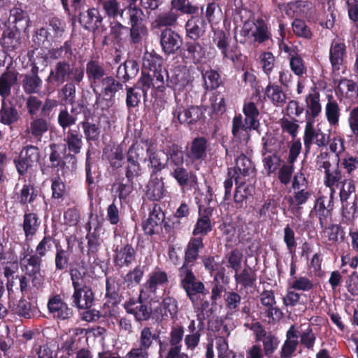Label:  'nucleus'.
<instances>
[{"mask_svg":"<svg viewBox=\"0 0 358 358\" xmlns=\"http://www.w3.org/2000/svg\"><path fill=\"white\" fill-rule=\"evenodd\" d=\"M85 72L89 85L95 94L94 107L108 110L115 102L116 94L123 90V83L114 76H109L103 62L91 59L87 63Z\"/></svg>","mask_w":358,"mask_h":358,"instance_id":"f257e3e1","label":"nucleus"},{"mask_svg":"<svg viewBox=\"0 0 358 358\" xmlns=\"http://www.w3.org/2000/svg\"><path fill=\"white\" fill-rule=\"evenodd\" d=\"M50 150L48 159L40 166L43 174L55 173L57 176H65L76 169L77 157L71 153H66L65 145L52 143Z\"/></svg>","mask_w":358,"mask_h":358,"instance_id":"f03ea898","label":"nucleus"},{"mask_svg":"<svg viewBox=\"0 0 358 358\" xmlns=\"http://www.w3.org/2000/svg\"><path fill=\"white\" fill-rule=\"evenodd\" d=\"M203 241L201 236L192 237L185 249L184 261L178 270L179 282L182 281V284L201 287V283L195 282L197 278L193 271V266L199 259L200 251L204 248Z\"/></svg>","mask_w":358,"mask_h":358,"instance_id":"7ed1b4c3","label":"nucleus"},{"mask_svg":"<svg viewBox=\"0 0 358 358\" xmlns=\"http://www.w3.org/2000/svg\"><path fill=\"white\" fill-rule=\"evenodd\" d=\"M240 40H237L234 36L236 43H239L243 45H251L252 43L262 44L271 40L272 34L268 22L262 17L250 19L245 20L240 31Z\"/></svg>","mask_w":358,"mask_h":358,"instance_id":"20e7f679","label":"nucleus"},{"mask_svg":"<svg viewBox=\"0 0 358 358\" xmlns=\"http://www.w3.org/2000/svg\"><path fill=\"white\" fill-rule=\"evenodd\" d=\"M81 76H85V68L83 66L71 65L66 60L57 62L45 78V91L48 94L53 93L57 86L65 82Z\"/></svg>","mask_w":358,"mask_h":358,"instance_id":"39448f33","label":"nucleus"},{"mask_svg":"<svg viewBox=\"0 0 358 358\" xmlns=\"http://www.w3.org/2000/svg\"><path fill=\"white\" fill-rule=\"evenodd\" d=\"M30 246L27 245V251L21 252L20 254V265L22 271L29 277L33 287L38 289L41 288L45 282V271L42 269L43 258L38 255L34 254Z\"/></svg>","mask_w":358,"mask_h":358,"instance_id":"423d86ee","label":"nucleus"},{"mask_svg":"<svg viewBox=\"0 0 358 358\" xmlns=\"http://www.w3.org/2000/svg\"><path fill=\"white\" fill-rule=\"evenodd\" d=\"M334 193L331 192L329 196H319L315 201L314 206L310 212V217H316L321 229L327 227L332 220L333 210L334 208Z\"/></svg>","mask_w":358,"mask_h":358,"instance_id":"0eeeda50","label":"nucleus"},{"mask_svg":"<svg viewBox=\"0 0 358 358\" xmlns=\"http://www.w3.org/2000/svg\"><path fill=\"white\" fill-rule=\"evenodd\" d=\"M94 220L96 224L94 227V230L92 231L91 222H88L86 224V230L87 231L85 238L87 243V256L89 258V261L93 259L92 264L95 266L99 265L100 260L99 259V252L101 248L103 243V239L100 236V231L102 227V222L99 220L98 215L95 216Z\"/></svg>","mask_w":358,"mask_h":358,"instance_id":"6e6552de","label":"nucleus"},{"mask_svg":"<svg viewBox=\"0 0 358 358\" xmlns=\"http://www.w3.org/2000/svg\"><path fill=\"white\" fill-rule=\"evenodd\" d=\"M163 227L166 229L169 225L165 222V213L158 203H154L149 209L148 218L143 220L142 230L147 236L159 234Z\"/></svg>","mask_w":358,"mask_h":358,"instance_id":"1a4fd4ad","label":"nucleus"},{"mask_svg":"<svg viewBox=\"0 0 358 358\" xmlns=\"http://www.w3.org/2000/svg\"><path fill=\"white\" fill-rule=\"evenodd\" d=\"M178 55L184 64L198 65L206 58V50L199 41L185 40Z\"/></svg>","mask_w":358,"mask_h":358,"instance_id":"9d476101","label":"nucleus"},{"mask_svg":"<svg viewBox=\"0 0 358 358\" xmlns=\"http://www.w3.org/2000/svg\"><path fill=\"white\" fill-rule=\"evenodd\" d=\"M80 114L83 117H87L90 115V108L83 99L78 100L76 103L71 105L70 110L66 106L60 109L57 116L58 124L65 130L76 123Z\"/></svg>","mask_w":358,"mask_h":358,"instance_id":"9b49d317","label":"nucleus"},{"mask_svg":"<svg viewBox=\"0 0 358 358\" xmlns=\"http://www.w3.org/2000/svg\"><path fill=\"white\" fill-rule=\"evenodd\" d=\"M40 159V152L36 146H25L18 157L13 159V164L20 176H24L30 170L36 166Z\"/></svg>","mask_w":358,"mask_h":358,"instance_id":"f8f14e48","label":"nucleus"},{"mask_svg":"<svg viewBox=\"0 0 358 358\" xmlns=\"http://www.w3.org/2000/svg\"><path fill=\"white\" fill-rule=\"evenodd\" d=\"M165 87H170L174 91H182L191 82L189 70L185 65H178L167 71L164 69Z\"/></svg>","mask_w":358,"mask_h":358,"instance_id":"ddd939ff","label":"nucleus"},{"mask_svg":"<svg viewBox=\"0 0 358 358\" xmlns=\"http://www.w3.org/2000/svg\"><path fill=\"white\" fill-rule=\"evenodd\" d=\"M195 282H200L201 287H194L192 285H186L182 284V281L179 282L180 287L185 292L187 297L192 302L194 308L200 310L199 314H204L208 311L210 306L209 301L206 299L208 294V289H206L204 283L196 278Z\"/></svg>","mask_w":358,"mask_h":358,"instance_id":"4468645a","label":"nucleus"},{"mask_svg":"<svg viewBox=\"0 0 358 358\" xmlns=\"http://www.w3.org/2000/svg\"><path fill=\"white\" fill-rule=\"evenodd\" d=\"M143 289H141L137 299L131 297L122 304L126 313L132 315L138 322L148 321L152 314L151 305L143 302Z\"/></svg>","mask_w":358,"mask_h":358,"instance_id":"2eb2a0df","label":"nucleus"},{"mask_svg":"<svg viewBox=\"0 0 358 358\" xmlns=\"http://www.w3.org/2000/svg\"><path fill=\"white\" fill-rule=\"evenodd\" d=\"M142 142V139L138 142L134 143L128 149L126 155L127 165L125 170H127V175H141L142 167L139 163L146 153V148L145 149Z\"/></svg>","mask_w":358,"mask_h":358,"instance_id":"dca6fc26","label":"nucleus"},{"mask_svg":"<svg viewBox=\"0 0 358 358\" xmlns=\"http://www.w3.org/2000/svg\"><path fill=\"white\" fill-rule=\"evenodd\" d=\"M212 31L213 33V42L220 51L222 59L235 62L237 59L236 51L238 47L237 44L233 46L230 45L229 33H227L220 28H213Z\"/></svg>","mask_w":358,"mask_h":358,"instance_id":"f3484780","label":"nucleus"},{"mask_svg":"<svg viewBox=\"0 0 358 358\" xmlns=\"http://www.w3.org/2000/svg\"><path fill=\"white\" fill-rule=\"evenodd\" d=\"M47 308L48 313L56 320L68 321L73 316V310L64 301L61 294L50 296Z\"/></svg>","mask_w":358,"mask_h":358,"instance_id":"a211bd4d","label":"nucleus"},{"mask_svg":"<svg viewBox=\"0 0 358 358\" xmlns=\"http://www.w3.org/2000/svg\"><path fill=\"white\" fill-rule=\"evenodd\" d=\"M162 50L166 55H173L179 52L182 45V37L172 28L162 29L159 35Z\"/></svg>","mask_w":358,"mask_h":358,"instance_id":"6ab92c4d","label":"nucleus"},{"mask_svg":"<svg viewBox=\"0 0 358 358\" xmlns=\"http://www.w3.org/2000/svg\"><path fill=\"white\" fill-rule=\"evenodd\" d=\"M174 117L179 123L188 127L196 125L199 122L205 120L203 110L200 106H189L187 107L180 106L173 113Z\"/></svg>","mask_w":358,"mask_h":358,"instance_id":"aec40b11","label":"nucleus"},{"mask_svg":"<svg viewBox=\"0 0 358 358\" xmlns=\"http://www.w3.org/2000/svg\"><path fill=\"white\" fill-rule=\"evenodd\" d=\"M347 46L343 39H334L330 45L329 59L334 73H339L347 57Z\"/></svg>","mask_w":358,"mask_h":358,"instance_id":"412c9836","label":"nucleus"},{"mask_svg":"<svg viewBox=\"0 0 358 358\" xmlns=\"http://www.w3.org/2000/svg\"><path fill=\"white\" fill-rule=\"evenodd\" d=\"M209 142L206 137L198 136L188 142L185 149V156L192 163L201 162L207 156Z\"/></svg>","mask_w":358,"mask_h":358,"instance_id":"4be33fe9","label":"nucleus"},{"mask_svg":"<svg viewBox=\"0 0 358 358\" xmlns=\"http://www.w3.org/2000/svg\"><path fill=\"white\" fill-rule=\"evenodd\" d=\"M314 124L315 121H306L303 138L306 152L310 151L313 143L321 148L327 146L329 143V136L327 137L320 129H316Z\"/></svg>","mask_w":358,"mask_h":358,"instance_id":"5701e85b","label":"nucleus"},{"mask_svg":"<svg viewBox=\"0 0 358 358\" xmlns=\"http://www.w3.org/2000/svg\"><path fill=\"white\" fill-rule=\"evenodd\" d=\"M213 213V208L210 206H199L198 218L192 231L194 236H206L213 230L214 226V222L211 220Z\"/></svg>","mask_w":358,"mask_h":358,"instance_id":"b1692460","label":"nucleus"},{"mask_svg":"<svg viewBox=\"0 0 358 358\" xmlns=\"http://www.w3.org/2000/svg\"><path fill=\"white\" fill-rule=\"evenodd\" d=\"M229 174L235 178V183L240 180H248V177L255 172V166L253 162L245 155L241 154L235 160V166L228 168Z\"/></svg>","mask_w":358,"mask_h":358,"instance_id":"393cba45","label":"nucleus"},{"mask_svg":"<svg viewBox=\"0 0 358 358\" xmlns=\"http://www.w3.org/2000/svg\"><path fill=\"white\" fill-rule=\"evenodd\" d=\"M113 252V264L118 268H129L136 260V251L133 245L129 243L117 245Z\"/></svg>","mask_w":358,"mask_h":358,"instance_id":"a878e982","label":"nucleus"},{"mask_svg":"<svg viewBox=\"0 0 358 358\" xmlns=\"http://www.w3.org/2000/svg\"><path fill=\"white\" fill-rule=\"evenodd\" d=\"M78 12V21L85 29L95 32L102 26L103 17L98 8L92 7Z\"/></svg>","mask_w":358,"mask_h":358,"instance_id":"bb28decb","label":"nucleus"},{"mask_svg":"<svg viewBox=\"0 0 358 358\" xmlns=\"http://www.w3.org/2000/svg\"><path fill=\"white\" fill-rule=\"evenodd\" d=\"M135 86H138L141 89L144 97L147 96L148 91L150 88L163 92L165 90L164 75L158 74L157 76L155 73H151L145 70H142L141 76Z\"/></svg>","mask_w":358,"mask_h":358,"instance_id":"cd10ccee","label":"nucleus"},{"mask_svg":"<svg viewBox=\"0 0 358 358\" xmlns=\"http://www.w3.org/2000/svg\"><path fill=\"white\" fill-rule=\"evenodd\" d=\"M184 27L185 40L199 41L206 34L207 22L203 17L192 15L186 21Z\"/></svg>","mask_w":358,"mask_h":358,"instance_id":"c85d7f7f","label":"nucleus"},{"mask_svg":"<svg viewBox=\"0 0 358 358\" xmlns=\"http://www.w3.org/2000/svg\"><path fill=\"white\" fill-rule=\"evenodd\" d=\"M41 223L37 213L31 212L29 209L24 211L22 227L26 242L29 243L33 240L40 228Z\"/></svg>","mask_w":358,"mask_h":358,"instance_id":"c756f323","label":"nucleus"},{"mask_svg":"<svg viewBox=\"0 0 358 358\" xmlns=\"http://www.w3.org/2000/svg\"><path fill=\"white\" fill-rule=\"evenodd\" d=\"M257 130L250 124L243 122L241 114L236 115L232 120L231 134L234 139L238 143H247L250 138V131Z\"/></svg>","mask_w":358,"mask_h":358,"instance_id":"7c9ffc66","label":"nucleus"},{"mask_svg":"<svg viewBox=\"0 0 358 358\" xmlns=\"http://www.w3.org/2000/svg\"><path fill=\"white\" fill-rule=\"evenodd\" d=\"M311 195L312 192L305 188L294 191L292 196H285V199L289 204V210L294 215L298 217L301 214V206L306 203Z\"/></svg>","mask_w":358,"mask_h":358,"instance_id":"2f4dec72","label":"nucleus"},{"mask_svg":"<svg viewBox=\"0 0 358 358\" xmlns=\"http://www.w3.org/2000/svg\"><path fill=\"white\" fill-rule=\"evenodd\" d=\"M142 142H144L146 146V155L149 162L148 166L150 171V176H158L159 173L168 168L167 163L166 162H163L157 152L151 150L152 143L150 139H142Z\"/></svg>","mask_w":358,"mask_h":358,"instance_id":"473e14b6","label":"nucleus"},{"mask_svg":"<svg viewBox=\"0 0 358 358\" xmlns=\"http://www.w3.org/2000/svg\"><path fill=\"white\" fill-rule=\"evenodd\" d=\"M166 189L162 177L150 176V179L145 186V195L152 201H159L165 196Z\"/></svg>","mask_w":358,"mask_h":358,"instance_id":"72a5a7b5","label":"nucleus"},{"mask_svg":"<svg viewBox=\"0 0 358 358\" xmlns=\"http://www.w3.org/2000/svg\"><path fill=\"white\" fill-rule=\"evenodd\" d=\"M166 155V162L168 168L181 166L185 162V151L181 145L178 143H171L166 146L164 150Z\"/></svg>","mask_w":358,"mask_h":358,"instance_id":"f704fd0d","label":"nucleus"},{"mask_svg":"<svg viewBox=\"0 0 358 358\" xmlns=\"http://www.w3.org/2000/svg\"><path fill=\"white\" fill-rule=\"evenodd\" d=\"M71 299L72 303L78 309L87 310L94 304L95 294L91 287H88L73 292Z\"/></svg>","mask_w":358,"mask_h":358,"instance_id":"c9c22d12","label":"nucleus"},{"mask_svg":"<svg viewBox=\"0 0 358 358\" xmlns=\"http://www.w3.org/2000/svg\"><path fill=\"white\" fill-rule=\"evenodd\" d=\"M306 108L305 109L306 120L315 121L322 113L320 92L313 90L306 96Z\"/></svg>","mask_w":358,"mask_h":358,"instance_id":"e433bc0d","label":"nucleus"},{"mask_svg":"<svg viewBox=\"0 0 358 358\" xmlns=\"http://www.w3.org/2000/svg\"><path fill=\"white\" fill-rule=\"evenodd\" d=\"M15 27H7L3 30L0 38V44L2 48L8 51H13L21 45V32Z\"/></svg>","mask_w":358,"mask_h":358,"instance_id":"4c0bfd02","label":"nucleus"},{"mask_svg":"<svg viewBox=\"0 0 358 358\" xmlns=\"http://www.w3.org/2000/svg\"><path fill=\"white\" fill-rule=\"evenodd\" d=\"M163 59L155 52L146 51L143 56L142 70L148 73H155V75H164Z\"/></svg>","mask_w":358,"mask_h":358,"instance_id":"58836bf2","label":"nucleus"},{"mask_svg":"<svg viewBox=\"0 0 358 358\" xmlns=\"http://www.w3.org/2000/svg\"><path fill=\"white\" fill-rule=\"evenodd\" d=\"M234 279L236 282L243 289L253 288L256 286L257 283V271L253 268L247 265L241 272L236 271L235 273Z\"/></svg>","mask_w":358,"mask_h":358,"instance_id":"ea45409f","label":"nucleus"},{"mask_svg":"<svg viewBox=\"0 0 358 358\" xmlns=\"http://www.w3.org/2000/svg\"><path fill=\"white\" fill-rule=\"evenodd\" d=\"M19 113L11 103H7L6 100L1 99L0 108V123L12 127L20 119Z\"/></svg>","mask_w":358,"mask_h":358,"instance_id":"a19ab883","label":"nucleus"},{"mask_svg":"<svg viewBox=\"0 0 358 358\" xmlns=\"http://www.w3.org/2000/svg\"><path fill=\"white\" fill-rule=\"evenodd\" d=\"M170 169V176L173 178L178 185L185 188L191 185L192 182H196V176L192 171H189L183 165L176 166Z\"/></svg>","mask_w":358,"mask_h":358,"instance_id":"79ce46f5","label":"nucleus"},{"mask_svg":"<svg viewBox=\"0 0 358 358\" xmlns=\"http://www.w3.org/2000/svg\"><path fill=\"white\" fill-rule=\"evenodd\" d=\"M169 282L167 273L157 267L150 275L145 283V287L150 293L155 294L160 286H164Z\"/></svg>","mask_w":358,"mask_h":358,"instance_id":"37998d69","label":"nucleus"},{"mask_svg":"<svg viewBox=\"0 0 358 358\" xmlns=\"http://www.w3.org/2000/svg\"><path fill=\"white\" fill-rule=\"evenodd\" d=\"M85 174L87 191L88 195H90L93 194L96 184L99 182L101 174L98 171L96 166L92 165L91 163L89 151L87 153V158L85 162Z\"/></svg>","mask_w":358,"mask_h":358,"instance_id":"c03bdc74","label":"nucleus"},{"mask_svg":"<svg viewBox=\"0 0 358 358\" xmlns=\"http://www.w3.org/2000/svg\"><path fill=\"white\" fill-rule=\"evenodd\" d=\"M203 80V87L205 91H213L223 85V80L220 75V71L211 67L201 72Z\"/></svg>","mask_w":358,"mask_h":358,"instance_id":"a18cd8bd","label":"nucleus"},{"mask_svg":"<svg viewBox=\"0 0 358 358\" xmlns=\"http://www.w3.org/2000/svg\"><path fill=\"white\" fill-rule=\"evenodd\" d=\"M38 190L31 182L24 183L21 189L15 193V199L21 206L33 203L38 198Z\"/></svg>","mask_w":358,"mask_h":358,"instance_id":"49530a36","label":"nucleus"},{"mask_svg":"<svg viewBox=\"0 0 358 358\" xmlns=\"http://www.w3.org/2000/svg\"><path fill=\"white\" fill-rule=\"evenodd\" d=\"M18 73L6 70L0 76V96L6 100L11 94L12 87L17 83Z\"/></svg>","mask_w":358,"mask_h":358,"instance_id":"de8ad7c7","label":"nucleus"},{"mask_svg":"<svg viewBox=\"0 0 358 358\" xmlns=\"http://www.w3.org/2000/svg\"><path fill=\"white\" fill-rule=\"evenodd\" d=\"M242 110L245 115L244 122L258 130L260 127V112L257 104L253 101L245 102Z\"/></svg>","mask_w":358,"mask_h":358,"instance_id":"09e8293b","label":"nucleus"},{"mask_svg":"<svg viewBox=\"0 0 358 358\" xmlns=\"http://www.w3.org/2000/svg\"><path fill=\"white\" fill-rule=\"evenodd\" d=\"M120 285L115 278H107L105 296L108 303L117 306L121 302Z\"/></svg>","mask_w":358,"mask_h":358,"instance_id":"8fccbe9b","label":"nucleus"},{"mask_svg":"<svg viewBox=\"0 0 358 358\" xmlns=\"http://www.w3.org/2000/svg\"><path fill=\"white\" fill-rule=\"evenodd\" d=\"M264 96L276 106H282L286 103L287 95L283 92L282 87L277 84H273L271 82L266 87Z\"/></svg>","mask_w":358,"mask_h":358,"instance_id":"3c124183","label":"nucleus"},{"mask_svg":"<svg viewBox=\"0 0 358 358\" xmlns=\"http://www.w3.org/2000/svg\"><path fill=\"white\" fill-rule=\"evenodd\" d=\"M92 116V113L90 108V115L87 117H84L83 120L79 123V126L83 129L85 139L87 142L96 141L99 138L101 129L99 124L90 122Z\"/></svg>","mask_w":358,"mask_h":358,"instance_id":"603ef678","label":"nucleus"},{"mask_svg":"<svg viewBox=\"0 0 358 358\" xmlns=\"http://www.w3.org/2000/svg\"><path fill=\"white\" fill-rule=\"evenodd\" d=\"M10 20L13 27L25 31L29 27L30 19L27 11L21 8L14 7L10 10Z\"/></svg>","mask_w":358,"mask_h":358,"instance_id":"864d4df0","label":"nucleus"},{"mask_svg":"<svg viewBox=\"0 0 358 358\" xmlns=\"http://www.w3.org/2000/svg\"><path fill=\"white\" fill-rule=\"evenodd\" d=\"M20 78L21 85L26 94H41L43 83L41 78L31 77L24 74H22Z\"/></svg>","mask_w":358,"mask_h":358,"instance_id":"5fc2aeb1","label":"nucleus"},{"mask_svg":"<svg viewBox=\"0 0 358 358\" xmlns=\"http://www.w3.org/2000/svg\"><path fill=\"white\" fill-rule=\"evenodd\" d=\"M55 271H66L71 259V252L64 249L59 243H55Z\"/></svg>","mask_w":358,"mask_h":358,"instance_id":"6e6d98bb","label":"nucleus"},{"mask_svg":"<svg viewBox=\"0 0 358 358\" xmlns=\"http://www.w3.org/2000/svg\"><path fill=\"white\" fill-rule=\"evenodd\" d=\"M85 76H81L76 78V80H71L68 81L61 88V93L62 94V100L66 103L73 105L76 103V85L79 86L83 83Z\"/></svg>","mask_w":358,"mask_h":358,"instance_id":"4d7b16f0","label":"nucleus"},{"mask_svg":"<svg viewBox=\"0 0 358 358\" xmlns=\"http://www.w3.org/2000/svg\"><path fill=\"white\" fill-rule=\"evenodd\" d=\"M48 122L43 117H35L31 118L27 131L32 137L41 141L42 136L48 130Z\"/></svg>","mask_w":358,"mask_h":358,"instance_id":"13d9d810","label":"nucleus"},{"mask_svg":"<svg viewBox=\"0 0 358 358\" xmlns=\"http://www.w3.org/2000/svg\"><path fill=\"white\" fill-rule=\"evenodd\" d=\"M69 153L78 155L80 152L83 145V136L78 130L69 129L64 138Z\"/></svg>","mask_w":358,"mask_h":358,"instance_id":"bf43d9fd","label":"nucleus"},{"mask_svg":"<svg viewBox=\"0 0 358 358\" xmlns=\"http://www.w3.org/2000/svg\"><path fill=\"white\" fill-rule=\"evenodd\" d=\"M159 334L155 332L151 327H144L141 332L138 340V347L149 351L153 342L159 339Z\"/></svg>","mask_w":358,"mask_h":358,"instance_id":"052dcab7","label":"nucleus"},{"mask_svg":"<svg viewBox=\"0 0 358 358\" xmlns=\"http://www.w3.org/2000/svg\"><path fill=\"white\" fill-rule=\"evenodd\" d=\"M185 328L180 324H175L171 327L169 334V350L182 349V341L185 337Z\"/></svg>","mask_w":358,"mask_h":358,"instance_id":"680f3d73","label":"nucleus"},{"mask_svg":"<svg viewBox=\"0 0 358 358\" xmlns=\"http://www.w3.org/2000/svg\"><path fill=\"white\" fill-rule=\"evenodd\" d=\"M325 115L330 125L336 126L338 124L341 109L337 101L332 99V97L328 100L326 104Z\"/></svg>","mask_w":358,"mask_h":358,"instance_id":"e2e57ef3","label":"nucleus"},{"mask_svg":"<svg viewBox=\"0 0 358 358\" xmlns=\"http://www.w3.org/2000/svg\"><path fill=\"white\" fill-rule=\"evenodd\" d=\"M178 17V13L171 8L169 11L158 15L155 22L157 27L171 28L177 24Z\"/></svg>","mask_w":358,"mask_h":358,"instance_id":"0e129e2a","label":"nucleus"},{"mask_svg":"<svg viewBox=\"0 0 358 358\" xmlns=\"http://www.w3.org/2000/svg\"><path fill=\"white\" fill-rule=\"evenodd\" d=\"M106 157L113 170H117L122 166L125 158L123 149L121 146H117L108 153H106Z\"/></svg>","mask_w":358,"mask_h":358,"instance_id":"69168bd1","label":"nucleus"},{"mask_svg":"<svg viewBox=\"0 0 358 358\" xmlns=\"http://www.w3.org/2000/svg\"><path fill=\"white\" fill-rule=\"evenodd\" d=\"M102 8L109 18L116 19L118 16L123 17L125 8H120L117 0H105L101 3Z\"/></svg>","mask_w":358,"mask_h":358,"instance_id":"338daca9","label":"nucleus"},{"mask_svg":"<svg viewBox=\"0 0 358 358\" xmlns=\"http://www.w3.org/2000/svg\"><path fill=\"white\" fill-rule=\"evenodd\" d=\"M171 8L186 15H194L199 10L198 6L192 4L189 0H171Z\"/></svg>","mask_w":358,"mask_h":358,"instance_id":"774afa93","label":"nucleus"}]
</instances>
